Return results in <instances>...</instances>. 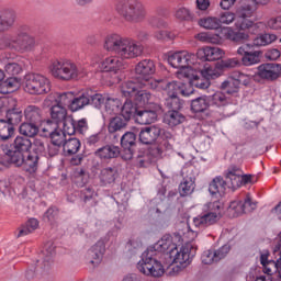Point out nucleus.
<instances>
[{"label": "nucleus", "instance_id": "6e6552de", "mask_svg": "<svg viewBox=\"0 0 281 281\" xmlns=\"http://www.w3.org/2000/svg\"><path fill=\"white\" fill-rule=\"evenodd\" d=\"M16 135V128L9 124L4 119H0V150L4 156L9 155L18 144H21L27 137Z\"/></svg>", "mask_w": 281, "mask_h": 281}, {"label": "nucleus", "instance_id": "cd10ccee", "mask_svg": "<svg viewBox=\"0 0 281 281\" xmlns=\"http://www.w3.org/2000/svg\"><path fill=\"white\" fill-rule=\"evenodd\" d=\"M212 76H214V70L212 68H205L200 71V76H193L191 83L196 89H209L210 88V80H212Z\"/></svg>", "mask_w": 281, "mask_h": 281}, {"label": "nucleus", "instance_id": "f8f14e48", "mask_svg": "<svg viewBox=\"0 0 281 281\" xmlns=\"http://www.w3.org/2000/svg\"><path fill=\"white\" fill-rule=\"evenodd\" d=\"M150 252L144 251L142 259L137 263V269L143 276H148L149 278H161L166 273V269L161 261L153 258Z\"/></svg>", "mask_w": 281, "mask_h": 281}, {"label": "nucleus", "instance_id": "4468645a", "mask_svg": "<svg viewBox=\"0 0 281 281\" xmlns=\"http://www.w3.org/2000/svg\"><path fill=\"white\" fill-rule=\"evenodd\" d=\"M119 142H121L123 149L122 159L124 161H131L137 151V134L134 132H125L123 135L120 134Z\"/></svg>", "mask_w": 281, "mask_h": 281}, {"label": "nucleus", "instance_id": "e433bc0d", "mask_svg": "<svg viewBox=\"0 0 281 281\" xmlns=\"http://www.w3.org/2000/svg\"><path fill=\"white\" fill-rule=\"evenodd\" d=\"M38 131H41V123L26 121L19 126L20 135H23L26 139H29L27 137H36Z\"/></svg>", "mask_w": 281, "mask_h": 281}, {"label": "nucleus", "instance_id": "c85d7f7f", "mask_svg": "<svg viewBox=\"0 0 281 281\" xmlns=\"http://www.w3.org/2000/svg\"><path fill=\"white\" fill-rule=\"evenodd\" d=\"M203 210L210 214L217 223L225 216V203L221 200L209 202Z\"/></svg>", "mask_w": 281, "mask_h": 281}, {"label": "nucleus", "instance_id": "b1692460", "mask_svg": "<svg viewBox=\"0 0 281 281\" xmlns=\"http://www.w3.org/2000/svg\"><path fill=\"white\" fill-rule=\"evenodd\" d=\"M95 157H99L101 161H111V159H117L122 155V149L120 146L113 144H108L94 153Z\"/></svg>", "mask_w": 281, "mask_h": 281}, {"label": "nucleus", "instance_id": "58836bf2", "mask_svg": "<svg viewBox=\"0 0 281 281\" xmlns=\"http://www.w3.org/2000/svg\"><path fill=\"white\" fill-rule=\"evenodd\" d=\"M82 146V143H80V139L76 137L66 138L64 142V145H61L64 155L67 157H71V155H77V153L80 150V147Z\"/></svg>", "mask_w": 281, "mask_h": 281}, {"label": "nucleus", "instance_id": "37998d69", "mask_svg": "<svg viewBox=\"0 0 281 281\" xmlns=\"http://www.w3.org/2000/svg\"><path fill=\"white\" fill-rule=\"evenodd\" d=\"M137 104L133 103V100L126 99L123 105H121V117L125 119L127 122H131V117L137 115Z\"/></svg>", "mask_w": 281, "mask_h": 281}, {"label": "nucleus", "instance_id": "f03ea898", "mask_svg": "<svg viewBox=\"0 0 281 281\" xmlns=\"http://www.w3.org/2000/svg\"><path fill=\"white\" fill-rule=\"evenodd\" d=\"M32 153V139L24 138L22 143L15 145V148L5 155L7 164L15 168H22L24 172L34 175L38 170V154Z\"/></svg>", "mask_w": 281, "mask_h": 281}, {"label": "nucleus", "instance_id": "20e7f679", "mask_svg": "<svg viewBox=\"0 0 281 281\" xmlns=\"http://www.w3.org/2000/svg\"><path fill=\"white\" fill-rule=\"evenodd\" d=\"M30 25L22 24L15 33L0 36V52L5 49L16 52L18 54L32 52L36 45V40L30 35Z\"/></svg>", "mask_w": 281, "mask_h": 281}, {"label": "nucleus", "instance_id": "f3484780", "mask_svg": "<svg viewBox=\"0 0 281 281\" xmlns=\"http://www.w3.org/2000/svg\"><path fill=\"white\" fill-rule=\"evenodd\" d=\"M238 56H241V63L245 67H251L260 64L262 52L251 50V44H243L237 48Z\"/></svg>", "mask_w": 281, "mask_h": 281}, {"label": "nucleus", "instance_id": "1a4fd4ad", "mask_svg": "<svg viewBox=\"0 0 281 281\" xmlns=\"http://www.w3.org/2000/svg\"><path fill=\"white\" fill-rule=\"evenodd\" d=\"M23 89L29 95H47L52 81L41 74H29L24 76Z\"/></svg>", "mask_w": 281, "mask_h": 281}, {"label": "nucleus", "instance_id": "79ce46f5", "mask_svg": "<svg viewBox=\"0 0 281 281\" xmlns=\"http://www.w3.org/2000/svg\"><path fill=\"white\" fill-rule=\"evenodd\" d=\"M101 67L103 71L117 74L122 69V60L119 56H110L102 61Z\"/></svg>", "mask_w": 281, "mask_h": 281}, {"label": "nucleus", "instance_id": "c9c22d12", "mask_svg": "<svg viewBox=\"0 0 281 281\" xmlns=\"http://www.w3.org/2000/svg\"><path fill=\"white\" fill-rule=\"evenodd\" d=\"M164 122L171 128H175V126H179V124L186 122V115L179 112V110H169L165 113Z\"/></svg>", "mask_w": 281, "mask_h": 281}, {"label": "nucleus", "instance_id": "603ef678", "mask_svg": "<svg viewBox=\"0 0 281 281\" xmlns=\"http://www.w3.org/2000/svg\"><path fill=\"white\" fill-rule=\"evenodd\" d=\"M72 182L77 188H85L89 183V173L85 169H77L74 173Z\"/></svg>", "mask_w": 281, "mask_h": 281}, {"label": "nucleus", "instance_id": "dca6fc26", "mask_svg": "<svg viewBox=\"0 0 281 281\" xmlns=\"http://www.w3.org/2000/svg\"><path fill=\"white\" fill-rule=\"evenodd\" d=\"M7 104H10L9 108L5 110V116L4 120L12 125L13 128H16L21 122H23L24 110L19 103L16 102V99L10 98L7 99Z\"/></svg>", "mask_w": 281, "mask_h": 281}, {"label": "nucleus", "instance_id": "5fc2aeb1", "mask_svg": "<svg viewBox=\"0 0 281 281\" xmlns=\"http://www.w3.org/2000/svg\"><path fill=\"white\" fill-rule=\"evenodd\" d=\"M40 125L43 137H49L55 131L60 128V125L52 120L44 121Z\"/></svg>", "mask_w": 281, "mask_h": 281}, {"label": "nucleus", "instance_id": "c756f323", "mask_svg": "<svg viewBox=\"0 0 281 281\" xmlns=\"http://www.w3.org/2000/svg\"><path fill=\"white\" fill-rule=\"evenodd\" d=\"M56 104L52 105L49 113H50V121L55 122L57 125L60 126L63 124L64 120L69 116L67 113V108L63 106V102H60V95L56 100Z\"/></svg>", "mask_w": 281, "mask_h": 281}, {"label": "nucleus", "instance_id": "bf43d9fd", "mask_svg": "<svg viewBox=\"0 0 281 281\" xmlns=\"http://www.w3.org/2000/svg\"><path fill=\"white\" fill-rule=\"evenodd\" d=\"M48 137L50 139V144H55V146H64L67 140V134H65L60 127H57V130Z\"/></svg>", "mask_w": 281, "mask_h": 281}, {"label": "nucleus", "instance_id": "bb28decb", "mask_svg": "<svg viewBox=\"0 0 281 281\" xmlns=\"http://www.w3.org/2000/svg\"><path fill=\"white\" fill-rule=\"evenodd\" d=\"M165 91H167L168 95L179 97L183 95L188 98L192 93V89H188V85L181 81H170L166 85Z\"/></svg>", "mask_w": 281, "mask_h": 281}, {"label": "nucleus", "instance_id": "c03bdc74", "mask_svg": "<svg viewBox=\"0 0 281 281\" xmlns=\"http://www.w3.org/2000/svg\"><path fill=\"white\" fill-rule=\"evenodd\" d=\"M276 41H278V35L261 33L252 40V47H267V45H271V43H276Z\"/></svg>", "mask_w": 281, "mask_h": 281}, {"label": "nucleus", "instance_id": "4c0bfd02", "mask_svg": "<svg viewBox=\"0 0 281 281\" xmlns=\"http://www.w3.org/2000/svg\"><path fill=\"white\" fill-rule=\"evenodd\" d=\"M143 87L145 86L142 85L139 79L137 81H126L122 83L121 92L123 93L124 98H130V100H133L138 89H143Z\"/></svg>", "mask_w": 281, "mask_h": 281}, {"label": "nucleus", "instance_id": "ddd939ff", "mask_svg": "<svg viewBox=\"0 0 281 281\" xmlns=\"http://www.w3.org/2000/svg\"><path fill=\"white\" fill-rule=\"evenodd\" d=\"M167 61L173 69H188V67L196 65V55L188 50H179L169 53Z\"/></svg>", "mask_w": 281, "mask_h": 281}, {"label": "nucleus", "instance_id": "72a5a7b5", "mask_svg": "<svg viewBox=\"0 0 281 281\" xmlns=\"http://www.w3.org/2000/svg\"><path fill=\"white\" fill-rule=\"evenodd\" d=\"M191 113H195L198 115L199 113H205L209 109H212L210 103V97L209 95H202L198 97L193 100H191Z\"/></svg>", "mask_w": 281, "mask_h": 281}, {"label": "nucleus", "instance_id": "0eeeda50", "mask_svg": "<svg viewBox=\"0 0 281 281\" xmlns=\"http://www.w3.org/2000/svg\"><path fill=\"white\" fill-rule=\"evenodd\" d=\"M50 74L54 78L58 80H64L69 82V80H77V78H82L85 76V68L76 65V63L64 59L55 60L50 65Z\"/></svg>", "mask_w": 281, "mask_h": 281}, {"label": "nucleus", "instance_id": "393cba45", "mask_svg": "<svg viewBox=\"0 0 281 281\" xmlns=\"http://www.w3.org/2000/svg\"><path fill=\"white\" fill-rule=\"evenodd\" d=\"M120 177V171L116 166L103 167L99 172V181L101 186H113Z\"/></svg>", "mask_w": 281, "mask_h": 281}, {"label": "nucleus", "instance_id": "412c9836", "mask_svg": "<svg viewBox=\"0 0 281 281\" xmlns=\"http://www.w3.org/2000/svg\"><path fill=\"white\" fill-rule=\"evenodd\" d=\"M161 135H164V130H161L159 126L153 125L140 130L138 139L140 144L150 146L153 144H157V142H159V138H161Z\"/></svg>", "mask_w": 281, "mask_h": 281}, {"label": "nucleus", "instance_id": "423d86ee", "mask_svg": "<svg viewBox=\"0 0 281 281\" xmlns=\"http://www.w3.org/2000/svg\"><path fill=\"white\" fill-rule=\"evenodd\" d=\"M114 10L126 23H143L148 16L146 4L142 0H116Z\"/></svg>", "mask_w": 281, "mask_h": 281}, {"label": "nucleus", "instance_id": "9b49d317", "mask_svg": "<svg viewBox=\"0 0 281 281\" xmlns=\"http://www.w3.org/2000/svg\"><path fill=\"white\" fill-rule=\"evenodd\" d=\"M156 67L155 61L151 59H143L135 67V74L137 80L140 81V85L153 91L159 89V81L153 79L155 75Z\"/></svg>", "mask_w": 281, "mask_h": 281}, {"label": "nucleus", "instance_id": "864d4df0", "mask_svg": "<svg viewBox=\"0 0 281 281\" xmlns=\"http://www.w3.org/2000/svg\"><path fill=\"white\" fill-rule=\"evenodd\" d=\"M132 100L136 102V105L139 104L140 106H144V104H148V102H150V92L146 90V87L138 88Z\"/></svg>", "mask_w": 281, "mask_h": 281}, {"label": "nucleus", "instance_id": "3c124183", "mask_svg": "<svg viewBox=\"0 0 281 281\" xmlns=\"http://www.w3.org/2000/svg\"><path fill=\"white\" fill-rule=\"evenodd\" d=\"M35 229H38V220L30 218L19 228L18 238H21V236H27L29 234H32V232H35Z\"/></svg>", "mask_w": 281, "mask_h": 281}, {"label": "nucleus", "instance_id": "6e6d98bb", "mask_svg": "<svg viewBox=\"0 0 281 281\" xmlns=\"http://www.w3.org/2000/svg\"><path fill=\"white\" fill-rule=\"evenodd\" d=\"M199 26L204 27V30H218L221 27V23L218 18L209 16L199 20Z\"/></svg>", "mask_w": 281, "mask_h": 281}, {"label": "nucleus", "instance_id": "09e8293b", "mask_svg": "<svg viewBox=\"0 0 281 281\" xmlns=\"http://www.w3.org/2000/svg\"><path fill=\"white\" fill-rule=\"evenodd\" d=\"M194 180L192 178H183L181 183L178 187L180 196H190L194 192Z\"/></svg>", "mask_w": 281, "mask_h": 281}, {"label": "nucleus", "instance_id": "4be33fe9", "mask_svg": "<svg viewBox=\"0 0 281 281\" xmlns=\"http://www.w3.org/2000/svg\"><path fill=\"white\" fill-rule=\"evenodd\" d=\"M223 56H225L223 49L218 47L205 46L203 48L198 49L195 54V64L199 63V60H202V63H212L214 60H221Z\"/></svg>", "mask_w": 281, "mask_h": 281}, {"label": "nucleus", "instance_id": "052dcab7", "mask_svg": "<svg viewBox=\"0 0 281 281\" xmlns=\"http://www.w3.org/2000/svg\"><path fill=\"white\" fill-rule=\"evenodd\" d=\"M105 101L106 95L89 92V104L94 109H102V105L105 104Z\"/></svg>", "mask_w": 281, "mask_h": 281}, {"label": "nucleus", "instance_id": "ea45409f", "mask_svg": "<svg viewBox=\"0 0 281 281\" xmlns=\"http://www.w3.org/2000/svg\"><path fill=\"white\" fill-rule=\"evenodd\" d=\"M21 87V81L16 77H9L7 80L0 82V93L8 95L14 93Z\"/></svg>", "mask_w": 281, "mask_h": 281}, {"label": "nucleus", "instance_id": "2eb2a0df", "mask_svg": "<svg viewBox=\"0 0 281 281\" xmlns=\"http://www.w3.org/2000/svg\"><path fill=\"white\" fill-rule=\"evenodd\" d=\"M69 97H71V92H64L59 94V102H61V104H68L69 110L72 113L82 111L85 106H89V91H85L72 99H69Z\"/></svg>", "mask_w": 281, "mask_h": 281}, {"label": "nucleus", "instance_id": "7c9ffc66", "mask_svg": "<svg viewBox=\"0 0 281 281\" xmlns=\"http://www.w3.org/2000/svg\"><path fill=\"white\" fill-rule=\"evenodd\" d=\"M209 102L212 109H220L223 111L225 106L232 104V99L225 94V92L217 91L212 95H209Z\"/></svg>", "mask_w": 281, "mask_h": 281}, {"label": "nucleus", "instance_id": "473e14b6", "mask_svg": "<svg viewBox=\"0 0 281 281\" xmlns=\"http://www.w3.org/2000/svg\"><path fill=\"white\" fill-rule=\"evenodd\" d=\"M218 223L212 215L207 212L203 211L195 217H193V225L198 229H207V227H212V225H216Z\"/></svg>", "mask_w": 281, "mask_h": 281}, {"label": "nucleus", "instance_id": "774afa93", "mask_svg": "<svg viewBox=\"0 0 281 281\" xmlns=\"http://www.w3.org/2000/svg\"><path fill=\"white\" fill-rule=\"evenodd\" d=\"M176 36L177 35L170 31H156L154 33L156 41H175Z\"/></svg>", "mask_w": 281, "mask_h": 281}, {"label": "nucleus", "instance_id": "680f3d73", "mask_svg": "<svg viewBox=\"0 0 281 281\" xmlns=\"http://www.w3.org/2000/svg\"><path fill=\"white\" fill-rule=\"evenodd\" d=\"M63 132L66 135H76V120H74V116L68 115L63 122Z\"/></svg>", "mask_w": 281, "mask_h": 281}, {"label": "nucleus", "instance_id": "a878e982", "mask_svg": "<svg viewBox=\"0 0 281 281\" xmlns=\"http://www.w3.org/2000/svg\"><path fill=\"white\" fill-rule=\"evenodd\" d=\"M16 23V12L12 9H3L0 11V34L9 32Z\"/></svg>", "mask_w": 281, "mask_h": 281}, {"label": "nucleus", "instance_id": "13d9d810", "mask_svg": "<svg viewBox=\"0 0 281 281\" xmlns=\"http://www.w3.org/2000/svg\"><path fill=\"white\" fill-rule=\"evenodd\" d=\"M164 104L169 111H181V109H183V101L179 99V97L168 95V98L165 99Z\"/></svg>", "mask_w": 281, "mask_h": 281}, {"label": "nucleus", "instance_id": "5701e85b", "mask_svg": "<svg viewBox=\"0 0 281 281\" xmlns=\"http://www.w3.org/2000/svg\"><path fill=\"white\" fill-rule=\"evenodd\" d=\"M106 251V245L104 240H98L88 251H87V262L90 265H100L104 252Z\"/></svg>", "mask_w": 281, "mask_h": 281}, {"label": "nucleus", "instance_id": "6ab92c4d", "mask_svg": "<svg viewBox=\"0 0 281 281\" xmlns=\"http://www.w3.org/2000/svg\"><path fill=\"white\" fill-rule=\"evenodd\" d=\"M281 65L274 63H265L257 67V76L261 80H267L268 82H274L280 78Z\"/></svg>", "mask_w": 281, "mask_h": 281}, {"label": "nucleus", "instance_id": "f704fd0d", "mask_svg": "<svg viewBox=\"0 0 281 281\" xmlns=\"http://www.w3.org/2000/svg\"><path fill=\"white\" fill-rule=\"evenodd\" d=\"M227 181L223 179V177H215L209 184V192L212 196L218 194L220 196H224L227 190Z\"/></svg>", "mask_w": 281, "mask_h": 281}, {"label": "nucleus", "instance_id": "e2e57ef3", "mask_svg": "<svg viewBox=\"0 0 281 281\" xmlns=\"http://www.w3.org/2000/svg\"><path fill=\"white\" fill-rule=\"evenodd\" d=\"M178 21H194V13L186 7H181L176 11L175 14Z\"/></svg>", "mask_w": 281, "mask_h": 281}, {"label": "nucleus", "instance_id": "a19ab883", "mask_svg": "<svg viewBox=\"0 0 281 281\" xmlns=\"http://www.w3.org/2000/svg\"><path fill=\"white\" fill-rule=\"evenodd\" d=\"M157 121V113L151 110L137 111L135 115L136 124L147 125Z\"/></svg>", "mask_w": 281, "mask_h": 281}, {"label": "nucleus", "instance_id": "0e129e2a", "mask_svg": "<svg viewBox=\"0 0 281 281\" xmlns=\"http://www.w3.org/2000/svg\"><path fill=\"white\" fill-rule=\"evenodd\" d=\"M232 78L235 79L239 87L240 85H244V87H249L251 85V76L245 75L240 71H234L232 74Z\"/></svg>", "mask_w": 281, "mask_h": 281}, {"label": "nucleus", "instance_id": "f257e3e1", "mask_svg": "<svg viewBox=\"0 0 281 281\" xmlns=\"http://www.w3.org/2000/svg\"><path fill=\"white\" fill-rule=\"evenodd\" d=\"M151 249L158 251V254H165L171 265H177V267L172 268L173 273H179L181 269L189 267L194 256H196V247L192 243H187L179 249L172 243V235L170 234L164 235Z\"/></svg>", "mask_w": 281, "mask_h": 281}, {"label": "nucleus", "instance_id": "a211bd4d", "mask_svg": "<svg viewBox=\"0 0 281 281\" xmlns=\"http://www.w3.org/2000/svg\"><path fill=\"white\" fill-rule=\"evenodd\" d=\"M126 126H128V121L123 119V116L116 115L110 119L108 132L112 144H117V142H120V135H122Z\"/></svg>", "mask_w": 281, "mask_h": 281}, {"label": "nucleus", "instance_id": "69168bd1", "mask_svg": "<svg viewBox=\"0 0 281 281\" xmlns=\"http://www.w3.org/2000/svg\"><path fill=\"white\" fill-rule=\"evenodd\" d=\"M89 131L87 119L75 120V135H85Z\"/></svg>", "mask_w": 281, "mask_h": 281}, {"label": "nucleus", "instance_id": "8fccbe9b", "mask_svg": "<svg viewBox=\"0 0 281 281\" xmlns=\"http://www.w3.org/2000/svg\"><path fill=\"white\" fill-rule=\"evenodd\" d=\"M221 89L225 91L227 95H236V93L240 91V86L238 85V81L231 76V79L222 82Z\"/></svg>", "mask_w": 281, "mask_h": 281}, {"label": "nucleus", "instance_id": "4d7b16f0", "mask_svg": "<svg viewBox=\"0 0 281 281\" xmlns=\"http://www.w3.org/2000/svg\"><path fill=\"white\" fill-rule=\"evenodd\" d=\"M195 38L201 41V43H213L214 45L223 43V37L218 34L199 33L195 35Z\"/></svg>", "mask_w": 281, "mask_h": 281}, {"label": "nucleus", "instance_id": "2f4dec72", "mask_svg": "<svg viewBox=\"0 0 281 281\" xmlns=\"http://www.w3.org/2000/svg\"><path fill=\"white\" fill-rule=\"evenodd\" d=\"M24 117L26 122L41 124L43 122V109L34 104L26 105L24 109Z\"/></svg>", "mask_w": 281, "mask_h": 281}, {"label": "nucleus", "instance_id": "7ed1b4c3", "mask_svg": "<svg viewBox=\"0 0 281 281\" xmlns=\"http://www.w3.org/2000/svg\"><path fill=\"white\" fill-rule=\"evenodd\" d=\"M104 49L116 54L122 60L138 58L144 54V46L131 37H124L120 34H110L105 37Z\"/></svg>", "mask_w": 281, "mask_h": 281}, {"label": "nucleus", "instance_id": "aec40b11", "mask_svg": "<svg viewBox=\"0 0 281 281\" xmlns=\"http://www.w3.org/2000/svg\"><path fill=\"white\" fill-rule=\"evenodd\" d=\"M256 202L251 201V196L249 194L246 195L244 202L243 201H233L228 206V212L233 213L234 217L240 216V214H249L256 210Z\"/></svg>", "mask_w": 281, "mask_h": 281}, {"label": "nucleus", "instance_id": "338daca9", "mask_svg": "<svg viewBox=\"0 0 281 281\" xmlns=\"http://www.w3.org/2000/svg\"><path fill=\"white\" fill-rule=\"evenodd\" d=\"M106 139V134L103 132H99L97 134H92L87 138V145L88 146H98V144H102Z\"/></svg>", "mask_w": 281, "mask_h": 281}, {"label": "nucleus", "instance_id": "9d476101", "mask_svg": "<svg viewBox=\"0 0 281 281\" xmlns=\"http://www.w3.org/2000/svg\"><path fill=\"white\" fill-rule=\"evenodd\" d=\"M256 8L251 4H244L237 8L235 12V27L236 30H263L265 22L254 23L251 16H254V11Z\"/></svg>", "mask_w": 281, "mask_h": 281}, {"label": "nucleus", "instance_id": "a18cd8bd", "mask_svg": "<svg viewBox=\"0 0 281 281\" xmlns=\"http://www.w3.org/2000/svg\"><path fill=\"white\" fill-rule=\"evenodd\" d=\"M44 270L49 269L52 267V262L54 261V257L56 256V246L53 243H47L44 246L42 251Z\"/></svg>", "mask_w": 281, "mask_h": 281}, {"label": "nucleus", "instance_id": "de8ad7c7", "mask_svg": "<svg viewBox=\"0 0 281 281\" xmlns=\"http://www.w3.org/2000/svg\"><path fill=\"white\" fill-rule=\"evenodd\" d=\"M105 111L109 115H117L120 113L122 101L117 98L105 97Z\"/></svg>", "mask_w": 281, "mask_h": 281}, {"label": "nucleus", "instance_id": "39448f33", "mask_svg": "<svg viewBox=\"0 0 281 281\" xmlns=\"http://www.w3.org/2000/svg\"><path fill=\"white\" fill-rule=\"evenodd\" d=\"M172 133L164 131L157 143L151 144L147 150H139L136 155V166L148 168L155 159H161L166 150H172Z\"/></svg>", "mask_w": 281, "mask_h": 281}, {"label": "nucleus", "instance_id": "49530a36", "mask_svg": "<svg viewBox=\"0 0 281 281\" xmlns=\"http://www.w3.org/2000/svg\"><path fill=\"white\" fill-rule=\"evenodd\" d=\"M223 34L227 41L240 44L249 38V35L243 32H236L232 29H224Z\"/></svg>", "mask_w": 281, "mask_h": 281}]
</instances>
